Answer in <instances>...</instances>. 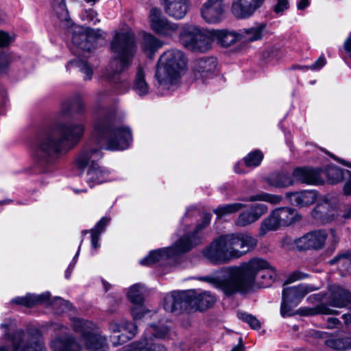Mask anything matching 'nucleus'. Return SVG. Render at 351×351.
I'll return each mask as SVG.
<instances>
[{"label": "nucleus", "mask_w": 351, "mask_h": 351, "mask_svg": "<svg viewBox=\"0 0 351 351\" xmlns=\"http://www.w3.org/2000/svg\"><path fill=\"white\" fill-rule=\"evenodd\" d=\"M240 199L245 202L264 201L272 204H278L282 202V197L278 195H272L265 192H261L256 195H251L249 197L241 198Z\"/></svg>", "instance_id": "38"}, {"label": "nucleus", "mask_w": 351, "mask_h": 351, "mask_svg": "<svg viewBox=\"0 0 351 351\" xmlns=\"http://www.w3.org/2000/svg\"><path fill=\"white\" fill-rule=\"evenodd\" d=\"M264 28V25H258L249 28L239 29L240 41L245 43L261 39Z\"/></svg>", "instance_id": "33"}, {"label": "nucleus", "mask_w": 351, "mask_h": 351, "mask_svg": "<svg viewBox=\"0 0 351 351\" xmlns=\"http://www.w3.org/2000/svg\"><path fill=\"white\" fill-rule=\"evenodd\" d=\"M210 214L204 215L202 222L196 226L193 232L183 236L171 247L152 251L147 256L140 261V264L149 266L160 261L186 252L198 245L201 243L202 238L201 231L210 223Z\"/></svg>", "instance_id": "6"}, {"label": "nucleus", "mask_w": 351, "mask_h": 351, "mask_svg": "<svg viewBox=\"0 0 351 351\" xmlns=\"http://www.w3.org/2000/svg\"><path fill=\"white\" fill-rule=\"evenodd\" d=\"M289 8L288 0H278L276 5L274 6V12L277 14L283 12Z\"/></svg>", "instance_id": "50"}, {"label": "nucleus", "mask_w": 351, "mask_h": 351, "mask_svg": "<svg viewBox=\"0 0 351 351\" xmlns=\"http://www.w3.org/2000/svg\"><path fill=\"white\" fill-rule=\"evenodd\" d=\"M73 330L81 333V340L86 349L93 351H104L106 339L95 332V325L87 320L75 318L73 320Z\"/></svg>", "instance_id": "11"}, {"label": "nucleus", "mask_w": 351, "mask_h": 351, "mask_svg": "<svg viewBox=\"0 0 351 351\" xmlns=\"http://www.w3.org/2000/svg\"><path fill=\"white\" fill-rule=\"evenodd\" d=\"M110 49L114 58L110 61L104 77L116 85L119 93H123L128 88V83L121 73L130 66L136 53L134 34L130 31L117 32L111 41Z\"/></svg>", "instance_id": "4"}, {"label": "nucleus", "mask_w": 351, "mask_h": 351, "mask_svg": "<svg viewBox=\"0 0 351 351\" xmlns=\"http://www.w3.org/2000/svg\"><path fill=\"white\" fill-rule=\"evenodd\" d=\"M343 47L347 52L351 53V33L350 34L348 38L345 40Z\"/></svg>", "instance_id": "58"}, {"label": "nucleus", "mask_w": 351, "mask_h": 351, "mask_svg": "<svg viewBox=\"0 0 351 351\" xmlns=\"http://www.w3.org/2000/svg\"><path fill=\"white\" fill-rule=\"evenodd\" d=\"M210 38L211 40V45L213 40H216L221 46L225 47H230L240 41L239 31L236 32L227 29H210Z\"/></svg>", "instance_id": "25"}, {"label": "nucleus", "mask_w": 351, "mask_h": 351, "mask_svg": "<svg viewBox=\"0 0 351 351\" xmlns=\"http://www.w3.org/2000/svg\"><path fill=\"white\" fill-rule=\"evenodd\" d=\"M305 277H306V274L300 271H295L289 276L288 280H287V282L290 283L298 280L303 279Z\"/></svg>", "instance_id": "53"}, {"label": "nucleus", "mask_w": 351, "mask_h": 351, "mask_svg": "<svg viewBox=\"0 0 351 351\" xmlns=\"http://www.w3.org/2000/svg\"><path fill=\"white\" fill-rule=\"evenodd\" d=\"M56 304H60L63 307L60 309L61 311H64L65 309H68L70 306V303L68 301H65L62 300L60 298H58L56 299V301L53 304V305H56Z\"/></svg>", "instance_id": "57"}, {"label": "nucleus", "mask_w": 351, "mask_h": 351, "mask_svg": "<svg viewBox=\"0 0 351 351\" xmlns=\"http://www.w3.org/2000/svg\"><path fill=\"white\" fill-rule=\"evenodd\" d=\"M256 221L250 210H245L239 214L235 224L239 227H245L254 223Z\"/></svg>", "instance_id": "42"}, {"label": "nucleus", "mask_w": 351, "mask_h": 351, "mask_svg": "<svg viewBox=\"0 0 351 351\" xmlns=\"http://www.w3.org/2000/svg\"><path fill=\"white\" fill-rule=\"evenodd\" d=\"M80 246L79 247L78 250H77L75 257L73 258V263H71L65 271V277L67 279L69 278L71 271H72V269L75 266V264L76 263V258L78 256L79 253H80Z\"/></svg>", "instance_id": "56"}, {"label": "nucleus", "mask_w": 351, "mask_h": 351, "mask_svg": "<svg viewBox=\"0 0 351 351\" xmlns=\"http://www.w3.org/2000/svg\"><path fill=\"white\" fill-rule=\"evenodd\" d=\"M201 14L208 23H220L225 16L223 0H207L202 8Z\"/></svg>", "instance_id": "19"}, {"label": "nucleus", "mask_w": 351, "mask_h": 351, "mask_svg": "<svg viewBox=\"0 0 351 351\" xmlns=\"http://www.w3.org/2000/svg\"><path fill=\"white\" fill-rule=\"evenodd\" d=\"M162 45V43L151 34H145L143 38L142 49L147 55H153Z\"/></svg>", "instance_id": "35"}, {"label": "nucleus", "mask_w": 351, "mask_h": 351, "mask_svg": "<svg viewBox=\"0 0 351 351\" xmlns=\"http://www.w3.org/2000/svg\"><path fill=\"white\" fill-rule=\"evenodd\" d=\"M327 238L325 230H315L306 233L295 241L297 247L300 250L322 248Z\"/></svg>", "instance_id": "18"}, {"label": "nucleus", "mask_w": 351, "mask_h": 351, "mask_svg": "<svg viewBox=\"0 0 351 351\" xmlns=\"http://www.w3.org/2000/svg\"><path fill=\"white\" fill-rule=\"evenodd\" d=\"M316 337L324 339L328 348L337 351H346L351 349V332L330 334L316 332Z\"/></svg>", "instance_id": "17"}, {"label": "nucleus", "mask_w": 351, "mask_h": 351, "mask_svg": "<svg viewBox=\"0 0 351 351\" xmlns=\"http://www.w3.org/2000/svg\"><path fill=\"white\" fill-rule=\"evenodd\" d=\"M312 291V287L306 285L287 287L282 291V299L288 301L292 306H297L305 295Z\"/></svg>", "instance_id": "26"}, {"label": "nucleus", "mask_w": 351, "mask_h": 351, "mask_svg": "<svg viewBox=\"0 0 351 351\" xmlns=\"http://www.w3.org/2000/svg\"><path fill=\"white\" fill-rule=\"evenodd\" d=\"M109 330L112 333L111 341L114 346H117L132 339L136 333L137 326L124 319L113 320L109 324Z\"/></svg>", "instance_id": "14"}, {"label": "nucleus", "mask_w": 351, "mask_h": 351, "mask_svg": "<svg viewBox=\"0 0 351 351\" xmlns=\"http://www.w3.org/2000/svg\"><path fill=\"white\" fill-rule=\"evenodd\" d=\"M12 41V38L8 33L0 31V47H5Z\"/></svg>", "instance_id": "52"}, {"label": "nucleus", "mask_w": 351, "mask_h": 351, "mask_svg": "<svg viewBox=\"0 0 351 351\" xmlns=\"http://www.w3.org/2000/svg\"><path fill=\"white\" fill-rule=\"evenodd\" d=\"M327 300L328 304L322 303L317 305L315 308H306L304 314H337L338 311L330 309L328 305L337 308H343L346 306L351 303V293L339 285H332L329 288V294L327 297Z\"/></svg>", "instance_id": "10"}, {"label": "nucleus", "mask_w": 351, "mask_h": 351, "mask_svg": "<svg viewBox=\"0 0 351 351\" xmlns=\"http://www.w3.org/2000/svg\"><path fill=\"white\" fill-rule=\"evenodd\" d=\"M167 326H161L158 327L156 325H151L145 330V337L143 340L133 343L125 348L123 351H167L164 346L154 341L152 336L155 338H165L168 333Z\"/></svg>", "instance_id": "12"}, {"label": "nucleus", "mask_w": 351, "mask_h": 351, "mask_svg": "<svg viewBox=\"0 0 351 351\" xmlns=\"http://www.w3.org/2000/svg\"><path fill=\"white\" fill-rule=\"evenodd\" d=\"M256 244L257 239L250 234H223L204 247L202 254L213 264H224L241 257Z\"/></svg>", "instance_id": "5"}, {"label": "nucleus", "mask_w": 351, "mask_h": 351, "mask_svg": "<svg viewBox=\"0 0 351 351\" xmlns=\"http://www.w3.org/2000/svg\"><path fill=\"white\" fill-rule=\"evenodd\" d=\"M301 219L298 211L292 208L280 207L273 210L260 224L258 235L265 236L268 232L276 231L281 226H288Z\"/></svg>", "instance_id": "9"}, {"label": "nucleus", "mask_w": 351, "mask_h": 351, "mask_svg": "<svg viewBox=\"0 0 351 351\" xmlns=\"http://www.w3.org/2000/svg\"><path fill=\"white\" fill-rule=\"evenodd\" d=\"M187 295L183 292L173 291L167 294L164 300L166 311L174 313L189 309Z\"/></svg>", "instance_id": "22"}, {"label": "nucleus", "mask_w": 351, "mask_h": 351, "mask_svg": "<svg viewBox=\"0 0 351 351\" xmlns=\"http://www.w3.org/2000/svg\"><path fill=\"white\" fill-rule=\"evenodd\" d=\"M341 326V321L336 317H329L327 319L326 328L328 329L339 328Z\"/></svg>", "instance_id": "51"}, {"label": "nucleus", "mask_w": 351, "mask_h": 351, "mask_svg": "<svg viewBox=\"0 0 351 351\" xmlns=\"http://www.w3.org/2000/svg\"><path fill=\"white\" fill-rule=\"evenodd\" d=\"M326 176L328 180L332 184H335L341 182L343 178V170L334 165L328 167L326 169Z\"/></svg>", "instance_id": "41"}, {"label": "nucleus", "mask_w": 351, "mask_h": 351, "mask_svg": "<svg viewBox=\"0 0 351 351\" xmlns=\"http://www.w3.org/2000/svg\"><path fill=\"white\" fill-rule=\"evenodd\" d=\"M241 164L240 162H238L235 166H234V171L237 173H244L243 171L241 170L240 169V165Z\"/></svg>", "instance_id": "63"}, {"label": "nucleus", "mask_w": 351, "mask_h": 351, "mask_svg": "<svg viewBox=\"0 0 351 351\" xmlns=\"http://www.w3.org/2000/svg\"><path fill=\"white\" fill-rule=\"evenodd\" d=\"M286 197L289 199L291 204L302 208L314 204L317 198V193L313 190H303L296 192H287Z\"/></svg>", "instance_id": "24"}, {"label": "nucleus", "mask_w": 351, "mask_h": 351, "mask_svg": "<svg viewBox=\"0 0 351 351\" xmlns=\"http://www.w3.org/2000/svg\"><path fill=\"white\" fill-rule=\"evenodd\" d=\"M186 68L184 54L178 49L169 50L160 58L155 76L160 85L169 88L177 83Z\"/></svg>", "instance_id": "7"}, {"label": "nucleus", "mask_w": 351, "mask_h": 351, "mask_svg": "<svg viewBox=\"0 0 351 351\" xmlns=\"http://www.w3.org/2000/svg\"><path fill=\"white\" fill-rule=\"evenodd\" d=\"M53 351H81L80 345L71 336L56 339L51 342Z\"/></svg>", "instance_id": "30"}, {"label": "nucleus", "mask_w": 351, "mask_h": 351, "mask_svg": "<svg viewBox=\"0 0 351 351\" xmlns=\"http://www.w3.org/2000/svg\"><path fill=\"white\" fill-rule=\"evenodd\" d=\"M341 263L343 265L348 266V269H351V252L339 254L329 261L330 265Z\"/></svg>", "instance_id": "44"}, {"label": "nucleus", "mask_w": 351, "mask_h": 351, "mask_svg": "<svg viewBox=\"0 0 351 351\" xmlns=\"http://www.w3.org/2000/svg\"><path fill=\"white\" fill-rule=\"evenodd\" d=\"M179 40L186 49L195 52H206L211 49L210 30L193 24H184L179 33Z\"/></svg>", "instance_id": "8"}, {"label": "nucleus", "mask_w": 351, "mask_h": 351, "mask_svg": "<svg viewBox=\"0 0 351 351\" xmlns=\"http://www.w3.org/2000/svg\"><path fill=\"white\" fill-rule=\"evenodd\" d=\"M237 316L240 319L247 323L252 329L258 330L261 328L260 322L252 315L243 312H239L237 313Z\"/></svg>", "instance_id": "45"}, {"label": "nucleus", "mask_w": 351, "mask_h": 351, "mask_svg": "<svg viewBox=\"0 0 351 351\" xmlns=\"http://www.w3.org/2000/svg\"><path fill=\"white\" fill-rule=\"evenodd\" d=\"M267 183L276 188H285L294 184V180L285 172H278L270 175L266 179Z\"/></svg>", "instance_id": "34"}, {"label": "nucleus", "mask_w": 351, "mask_h": 351, "mask_svg": "<svg viewBox=\"0 0 351 351\" xmlns=\"http://www.w3.org/2000/svg\"><path fill=\"white\" fill-rule=\"evenodd\" d=\"M53 15L59 21L60 25L64 28L72 26L73 21L70 18L65 0H50Z\"/></svg>", "instance_id": "28"}, {"label": "nucleus", "mask_w": 351, "mask_h": 351, "mask_svg": "<svg viewBox=\"0 0 351 351\" xmlns=\"http://www.w3.org/2000/svg\"><path fill=\"white\" fill-rule=\"evenodd\" d=\"M263 159V154L260 150H254L249 153L244 158L243 161L247 167H258Z\"/></svg>", "instance_id": "40"}, {"label": "nucleus", "mask_w": 351, "mask_h": 351, "mask_svg": "<svg viewBox=\"0 0 351 351\" xmlns=\"http://www.w3.org/2000/svg\"><path fill=\"white\" fill-rule=\"evenodd\" d=\"M231 351H243V349L242 346H237Z\"/></svg>", "instance_id": "64"}, {"label": "nucleus", "mask_w": 351, "mask_h": 351, "mask_svg": "<svg viewBox=\"0 0 351 351\" xmlns=\"http://www.w3.org/2000/svg\"><path fill=\"white\" fill-rule=\"evenodd\" d=\"M342 318L346 325L351 324V308L349 310L348 313L342 315Z\"/></svg>", "instance_id": "59"}, {"label": "nucleus", "mask_w": 351, "mask_h": 351, "mask_svg": "<svg viewBox=\"0 0 351 351\" xmlns=\"http://www.w3.org/2000/svg\"><path fill=\"white\" fill-rule=\"evenodd\" d=\"M97 12L93 10H85L82 14V17L83 19H88L90 21H93L96 16H97Z\"/></svg>", "instance_id": "55"}, {"label": "nucleus", "mask_w": 351, "mask_h": 351, "mask_svg": "<svg viewBox=\"0 0 351 351\" xmlns=\"http://www.w3.org/2000/svg\"><path fill=\"white\" fill-rule=\"evenodd\" d=\"M276 276L275 270L267 261L254 258L239 267H223L217 276H207L199 279L211 284L226 296H231L237 293H246L255 285L267 287Z\"/></svg>", "instance_id": "2"}, {"label": "nucleus", "mask_w": 351, "mask_h": 351, "mask_svg": "<svg viewBox=\"0 0 351 351\" xmlns=\"http://www.w3.org/2000/svg\"><path fill=\"white\" fill-rule=\"evenodd\" d=\"M309 5L308 0H300L297 4L298 10H304Z\"/></svg>", "instance_id": "60"}, {"label": "nucleus", "mask_w": 351, "mask_h": 351, "mask_svg": "<svg viewBox=\"0 0 351 351\" xmlns=\"http://www.w3.org/2000/svg\"><path fill=\"white\" fill-rule=\"evenodd\" d=\"M93 29H86L84 31H75L72 36V42L74 45L83 51H89L91 49L90 33Z\"/></svg>", "instance_id": "32"}, {"label": "nucleus", "mask_w": 351, "mask_h": 351, "mask_svg": "<svg viewBox=\"0 0 351 351\" xmlns=\"http://www.w3.org/2000/svg\"><path fill=\"white\" fill-rule=\"evenodd\" d=\"M311 215L315 219L322 223L330 222L337 215L335 206L326 198L323 199L317 204Z\"/></svg>", "instance_id": "21"}, {"label": "nucleus", "mask_w": 351, "mask_h": 351, "mask_svg": "<svg viewBox=\"0 0 351 351\" xmlns=\"http://www.w3.org/2000/svg\"><path fill=\"white\" fill-rule=\"evenodd\" d=\"M70 107L76 111L77 113H81L84 109V104L80 95H75L69 101Z\"/></svg>", "instance_id": "47"}, {"label": "nucleus", "mask_w": 351, "mask_h": 351, "mask_svg": "<svg viewBox=\"0 0 351 351\" xmlns=\"http://www.w3.org/2000/svg\"><path fill=\"white\" fill-rule=\"evenodd\" d=\"M187 298L189 308L200 311L210 308L216 300L213 295L206 291L197 295H187Z\"/></svg>", "instance_id": "27"}, {"label": "nucleus", "mask_w": 351, "mask_h": 351, "mask_svg": "<svg viewBox=\"0 0 351 351\" xmlns=\"http://www.w3.org/2000/svg\"><path fill=\"white\" fill-rule=\"evenodd\" d=\"M245 206L241 203H232L219 206L213 212L219 217L237 213Z\"/></svg>", "instance_id": "39"}, {"label": "nucleus", "mask_w": 351, "mask_h": 351, "mask_svg": "<svg viewBox=\"0 0 351 351\" xmlns=\"http://www.w3.org/2000/svg\"><path fill=\"white\" fill-rule=\"evenodd\" d=\"M217 61L213 57H204L196 60L193 64L195 79L206 83L212 79L216 73Z\"/></svg>", "instance_id": "15"}, {"label": "nucleus", "mask_w": 351, "mask_h": 351, "mask_svg": "<svg viewBox=\"0 0 351 351\" xmlns=\"http://www.w3.org/2000/svg\"><path fill=\"white\" fill-rule=\"evenodd\" d=\"M110 220V219L108 217H102L91 230V245L93 249H97L99 247V240L100 234L105 230Z\"/></svg>", "instance_id": "37"}, {"label": "nucleus", "mask_w": 351, "mask_h": 351, "mask_svg": "<svg viewBox=\"0 0 351 351\" xmlns=\"http://www.w3.org/2000/svg\"><path fill=\"white\" fill-rule=\"evenodd\" d=\"M294 182L306 184H319L322 182L320 170L308 167L295 168L292 173Z\"/></svg>", "instance_id": "23"}, {"label": "nucleus", "mask_w": 351, "mask_h": 351, "mask_svg": "<svg viewBox=\"0 0 351 351\" xmlns=\"http://www.w3.org/2000/svg\"><path fill=\"white\" fill-rule=\"evenodd\" d=\"M295 306H292L288 301H285L282 299V303L280 306V314L283 317H289L293 315V308Z\"/></svg>", "instance_id": "48"}, {"label": "nucleus", "mask_w": 351, "mask_h": 351, "mask_svg": "<svg viewBox=\"0 0 351 351\" xmlns=\"http://www.w3.org/2000/svg\"><path fill=\"white\" fill-rule=\"evenodd\" d=\"M85 127L82 123H55L37 137L34 145V159L44 171H49L62 154L81 140Z\"/></svg>", "instance_id": "3"}, {"label": "nucleus", "mask_w": 351, "mask_h": 351, "mask_svg": "<svg viewBox=\"0 0 351 351\" xmlns=\"http://www.w3.org/2000/svg\"><path fill=\"white\" fill-rule=\"evenodd\" d=\"M342 217L345 219H351V206L344 210Z\"/></svg>", "instance_id": "61"}, {"label": "nucleus", "mask_w": 351, "mask_h": 351, "mask_svg": "<svg viewBox=\"0 0 351 351\" xmlns=\"http://www.w3.org/2000/svg\"><path fill=\"white\" fill-rule=\"evenodd\" d=\"M264 1L265 0H234L232 5V12L237 18H248L262 5Z\"/></svg>", "instance_id": "20"}, {"label": "nucleus", "mask_w": 351, "mask_h": 351, "mask_svg": "<svg viewBox=\"0 0 351 351\" xmlns=\"http://www.w3.org/2000/svg\"><path fill=\"white\" fill-rule=\"evenodd\" d=\"M332 158H333L335 160L339 161L340 163L343 164V165L345 166H347L348 167H350L351 168V162H346L342 159H339L337 157H335V156H333L332 154H329Z\"/></svg>", "instance_id": "62"}, {"label": "nucleus", "mask_w": 351, "mask_h": 351, "mask_svg": "<svg viewBox=\"0 0 351 351\" xmlns=\"http://www.w3.org/2000/svg\"><path fill=\"white\" fill-rule=\"evenodd\" d=\"M145 288L141 284H136L130 287L128 298L129 300L134 305L132 309V315L134 319H140L149 313L143 305L144 301Z\"/></svg>", "instance_id": "16"}, {"label": "nucleus", "mask_w": 351, "mask_h": 351, "mask_svg": "<svg viewBox=\"0 0 351 351\" xmlns=\"http://www.w3.org/2000/svg\"><path fill=\"white\" fill-rule=\"evenodd\" d=\"M50 298L49 292H45L40 295L27 294L25 297H19L12 300V302L31 307L34 305L46 303Z\"/></svg>", "instance_id": "31"}, {"label": "nucleus", "mask_w": 351, "mask_h": 351, "mask_svg": "<svg viewBox=\"0 0 351 351\" xmlns=\"http://www.w3.org/2000/svg\"><path fill=\"white\" fill-rule=\"evenodd\" d=\"M250 210L257 221L267 212V206L265 204H256L252 206Z\"/></svg>", "instance_id": "46"}, {"label": "nucleus", "mask_w": 351, "mask_h": 351, "mask_svg": "<svg viewBox=\"0 0 351 351\" xmlns=\"http://www.w3.org/2000/svg\"><path fill=\"white\" fill-rule=\"evenodd\" d=\"M149 19L152 29L160 36L171 37L178 30V24L162 16L158 8H152L150 10Z\"/></svg>", "instance_id": "13"}, {"label": "nucleus", "mask_w": 351, "mask_h": 351, "mask_svg": "<svg viewBox=\"0 0 351 351\" xmlns=\"http://www.w3.org/2000/svg\"><path fill=\"white\" fill-rule=\"evenodd\" d=\"M93 138L99 147H86L76 160L79 168L90 165L86 182L90 187L108 179V171L96 162L101 158V148L104 146L111 151L123 150L129 147L132 140L130 129L119 123L115 110L106 113L95 122Z\"/></svg>", "instance_id": "1"}, {"label": "nucleus", "mask_w": 351, "mask_h": 351, "mask_svg": "<svg viewBox=\"0 0 351 351\" xmlns=\"http://www.w3.org/2000/svg\"><path fill=\"white\" fill-rule=\"evenodd\" d=\"M326 60L324 56H321L313 64L309 66H304L305 71L319 70L326 64Z\"/></svg>", "instance_id": "49"}, {"label": "nucleus", "mask_w": 351, "mask_h": 351, "mask_svg": "<svg viewBox=\"0 0 351 351\" xmlns=\"http://www.w3.org/2000/svg\"><path fill=\"white\" fill-rule=\"evenodd\" d=\"M69 66H75L77 68H79L80 71L84 73V79L85 80H90L93 75V71L91 68L88 65L86 62H84L81 60H73L71 61L69 64Z\"/></svg>", "instance_id": "43"}, {"label": "nucleus", "mask_w": 351, "mask_h": 351, "mask_svg": "<svg viewBox=\"0 0 351 351\" xmlns=\"http://www.w3.org/2000/svg\"><path fill=\"white\" fill-rule=\"evenodd\" d=\"M133 88L140 96L147 95L149 93V86L145 80V74L141 67H138L133 84Z\"/></svg>", "instance_id": "36"}, {"label": "nucleus", "mask_w": 351, "mask_h": 351, "mask_svg": "<svg viewBox=\"0 0 351 351\" xmlns=\"http://www.w3.org/2000/svg\"><path fill=\"white\" fill-rule=\"evenodd\" d=\"M346 174L348 175V178L344 184L343 191L346 195H351V171L347 170Z\"/></svg>", "instance_id": "54"}, {"label": "nucleus", "mask_w": 351, "mask_h": 351, "mask_svg": "<svg viewBox=\"0 0 351 351\" xmlns=\"http://www.w3.org/2000/svg\"><path fill=\"white\" fill-rule=\"evenodd\" d=\"M165 12L176 19H183L188 12L186 0H176L164 2Z\"/></svg>", "instance_id": "29"}]
</instances>
